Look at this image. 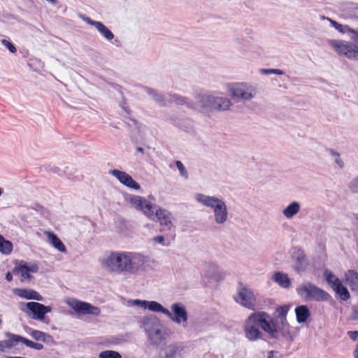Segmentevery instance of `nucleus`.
Returning <instances> with one entry per match:
<instances>
[{"label": "nucleus", "instance_id": "nucleus-1", "mask_svg": "<svg viewBox=\"0 0 358 358\" xmlns=\"http://www.w3.org/2000/svg\"><path fill=\"white\" fill-rule=\"evenodd\" d=\"M98 262L107 273L134 275L145 269L148 258L138 252L110 250L100 257Z\"/></svg>", "mask_w": 358, "mask_h": 358}, {"label": "nucleus", "instance_id": "nucleus-2", "mask_svg": "<svg viewBox=\"0 0 358 358\" xmlns=\"http://www.w3.org/2000/svg\"><path fill=\"white\" fill-rule=\"evenodd\" d=\"M268 313L264 311H259L251 313L244 321L243 330L245 338L252 342L257 341L263 337L262 329L272 338L275 336L267 321Z\"/></svg>", "mask_w": 358, "mask_h": 358}, {"label": "nucleus", "instance_id": "nucleus-3", "mask_svg": "<svg viewBox=\"0 0 358 358\" xmlns=\"http://www.w3.org/2000/svg\"><path fill=\"white\" fill-rule=\"evenodd\" d=\"M194 198L200 206L212 210L213 221L216 224L223 226L228 222L229 212L227 202L224 199L199 192L195 193Z\"/></svg>", "mask_w": 358, "mask_h": 358}, {"label": "nucleus", "instance_id": "nucleus-4", "mask_svg": "<svg viewBox=\"0 0 358 358\" xmlns=\"http://www.w3.org/2000/svg\"><path fill=\"white\" fill-rule=\"evenodd\" d=\"M291 305L285 304L277 307L274 312V317L270 318L268 314L267 321L275 336V339L285 338L293 339L296 334L295 328L292 327L287 320V314Z\"/></svg>", "mask_w": 358, "mask_h": 358}, {"label": "nucleus", "instance_id": "nucleus-5", "mask_svg": "<svg viewBox=\"0 0 358 358\" xmlns=\"http://www.w3.org/2000/svg\"><path fill=\"white\" fill-rule=\"evenodd\" d=\"M142 327L144 329L149 342L158 345L165 340V332L159 320L153 315L144 316L141 320Z\"/></svg>", "mask_w": 358, "mask_h": 358}, {"label": "nucleus", "instance_id": "nucleus-6", "mask_svg": "<svg viewBox=\"0 0 358 358\" xmlns=\"http://www.w3.org/2000/svg\"><path fill=\"white\" fill-rule=\"evenodd\" d=\"M142 327L144 329L149 342L158 345L165 340V332L159 320L153 315L144 316L141 320Z\"/></svg>", "mask_w": 358, "mask_h": 358}, {"label": "nucleus", "instance_id": "nucleus-7", "mask_svg": "<svg viewBox=\"0 0 358 358\" xmlns=\"http://www.w3.org/2000/svg\"><path fill=\"white\" fill-rule=\"evenodd\" d=\"M226 89L231 99L236 101H250L258 94L257 89L245 81L227 83Z\"/></svg>", "mask_w": 358, "mask_h": 358}, {"label": "nucleus", "instance_id": "nucleus-8", "mask_svg": "<svg viewBox=\"0 0 358 358\" xmlns=\"http://www.w3.org/2000/svg\"><path fill=\"white\" fill-rule=\"evenodd\" d=\"M170 308L169 310L161 303L158 313L164 315L175 324L185 327L189 320L186 306L182 302H175L171 305Z\"/></svg>", "mask_w": 358, "mask_h": 358}, {"label": "nucleus", "instance_id": "nucleus-9", "mask_svg": "<svg viewBox=\"0 0 358 358\" xmlns=\"http://www.w3.org/2000/svg\"><path fill=\"white\" fill-rule=\"evenodd\" d=\"M126 201L135 209L141 210L150 220H155L157 217V210L162 209L147 201L144 197L138 195H127Z\"/></svg>", "mask_w": 358, "mask_h": 358}, {"label": "nucleus", "instance_id": "nucleus-10", "mask_svg": "<svg viewBox=\"0 0 358 358\" xmlns=\"http://www.w3.org/2000/svg\"><path fill=\"white\" fill-rule=\"evenodd\" d=\"M328 46L339 55L358 60V43L341 39H330Z\"/></svg>", "mask_w": 358, "mask_h": 358}, {"label": "nucleus", "instance_id": "nucleus-11", "mask_svg": "<svg viewBox=\"0 0 358 358\" xmlns=\"http://www.w3.org/2000/svg\"><path fill=\"white\" fill-rule=\"evenodd\" d=\"M297 294L303 299L317 301H327L330 295L324 290L311 283L301 285L296 288Z\"/></svg>", "mask_w": 358, "mask_h": 358}, {"label": "nucleus", "instance_id": "nucleus-12", "mask_svg": "<svg viewBox=\"0 0 358 358\" xmlns=\"http://www.w3.org/2000/svg\"><path fill=\"white\" fill-rule=\"evenodd\" d=\"M20 310L33 320L43 321L45 315L52 311V308L38 302L31 301L21 303Z\"/></svg>", "mask_w": 358, "mask_h": 358}, {"label": "nucleus", "instance_id": "nucleus-13", "mask_svg": "<svg viewBox=\"0 0 358 358\" xmlns=\"http://www.w3.org/2000/svg\"><path fill=\"white\" fill-rule=\"evenodd\" d=\"M65 303L76 313L80 315L99 316L101 313V310L99 307L94 306L85 301L73 298H67L65 299Z\"/></svg>", "mask_w": 358, "mask_h": 358}, {"label": "nucleus", "instance_id": "nucleus-14", "mask_svg": "<svg viewBox=\"0 0 358 358\" xmlns=\"http://www.w3.org/2000/svg\"><path fill=\"white\" fill-rule=\"evenodd\" d=\"M234 299L236 303L250 310H254L257 305V299L253 291L244 285L238 287Z\"/></svg>", "mask_w": 358, "mask_h": 358}, {"label": "nucleus", "instance_id": "nucleus-15", "mask_svg": "<svg viewBox=\"0 0 358 358\" xmlns=\"http://www.w3.org/2000/svg\"><path fill=\"white\" fill-rule=\"evenodd\" d=\"M210 110L227 111L229 110L232 106V99L218 94H211Z\"/></svg>", "mask_w": 358, "mask_h": 358}, {"label": "nucleus", "instance_id": "nucleus-16", "mask_svg": "<svg viewBox=\"0 0 358 358\" xmlns=\"http://www.w3.org/2000/svg\"><path fill=\"white\" fill-rule=\"evenodd\" d=\"M183 349L182 345L171 343L161 348L157 355L154 358H180Z\"/></svg>", "mask_w": 358, "mask_h": 358}, {"label": "nucleus", "instance_id": "nucleus-17", "mask_svg": "<svg viewBox=\"0 0 358 358\" xmlns=\"http://www.w3.org/2000/svg\"><path fill=\"white\" fill-rule=\"evenodd\" d=\"M109 173L114 176L121 184L128 188L140 190L141 185L136 182L132 177L124 171L114 169L109 171Z\"/></svg>", "mask_w": 358, "mask_h": 358}, {"label": "nucleus", "instance_id": "nucleus-18", "mask_svg": "<svg viewBox=\"0 0 358 358\" xmlns=\"http://www.w3.org/2000/svg\"><path fill=\"white\" fill-rule=\"evenodd\" d=\"M226 277L225 271L215 264H208L206 266L203 278L215 282H221Z\"/></svg>", "mask_w": 358, "mask_h": 358}, {"label": "nucleus", "instance_id": "nucleus-19", "mask_svg": "<svg viewBox=\"0 0 358 358\" xmlns=\"http://www.w3.org/2000/svg\"><path fill=\"white\" fill-rule=\"evenodd\" d=\"M211 94H198L191 101V108L200 110H210Z\"/></svg>", "mask_w": 358, "mask_h": 358}, {"label": "nucleus", "instance_id": "nucleus-20", "mask_svg": "<svg viewBox=\"0 0 358 358\" xmlns=\"http://www.w3.org/2000/svg\"><path fill=\"white\" fill-rule=\"evenodd\" d=\"M160 305L161 303L156 301L130 299L127 301V306L129 307H139L154 313H159Z\"/></svg>", "mask_w": 358, "mask_h": 358}, {"label": "nucleus", "instance_id": "nucleus-21", "mask_svg": "<svg viewBox=\"0 0 358 358\" xmlns=\"http://www.w3.org/2000/svg\"><path fill=\"white\" fill-rule=\"evenodd\" d=\"M156 218L160 224L162 231H170L173 229L171 214L166 210L159 209Z\"/></svg>", "mask_w": 358, "mask_h": 358}, {"label": "nucleus", "instance_id": "nucleus-22", "mask_svg": "<svg viewBox=\"0 0 358 358\" xmlns=\"http://www.w3.org/2000/svg\"><path fill=\"white\" fill-rule=\"evenodd\" d=\"M38 266L35 264H20L15 268V272L20 275L21 281L28 280L31 274L38 271Z\"/></svg>", "mask_w": 358, "mask_h": 358}, {"label": "nucleus", "instance_id": "nucleus-23", "mask_svg": "<svg viewBox=\"0 0 358 358\" xmlns=\"http://www.w3.org/2000/svg\"><path fill=\"white\" fill-rule=\"evenodd\" d=\"M80 17L87 24L94 27L106 40L110 41L114 38V34L102 22L92 20L82 15Z\"/></svg>", "mask_w": 358, "mask_h": 358}, {"label": "nucleus", "instance_id": "nucleus-24", "mask_svg": "<svg viewBox=\"0 0 358 358\" xmlns=\"http://www.w3.org/2000/svg\"><path fill=\"white\" fill-rule=\"evenodd\" d=\"M13 293L15 296L27 300H43V296L38 292L30 288H14Z\"/></svg>", "mask_w": 358, "mask_h": 358}, {"label": "nucleus", "instance_id": "nucleus-25", "mask_svg": "<svg viewBox=\"0 0 358 358\" xmlns=\"http://www.w3.org/2000/svg\"><path fill=\"white\" fill-rule=\"evenodd\" d=\"M271 280L282 289H288L292 285V280L287 273L283 271H274L271 275Z\"/></svg>", "mask_w": 358, "mask_h": 358}, {"label": "nucleus", "instance_id": "nucleus-26", "mask_svg": "<svg viewBox=\"0 0 358 358\" xmlns=\"http://www.w3.org/2000/svg\"><path fill=\"white\" fill-rule=\"evenodd\" d=\"M293 268L297 272L303 271L308 266V261L305 254L301 250H296L293 255Z\"/></svg>", "mask_w": 358, "mask_h": 358}, {"label": "nucleus", "instance_id": "nucleus-27", "mask_svg": "<svg viewBox=\"0 0 358 358\" xmlns=\"http://www.w3.org/2000/svg\"><path fill=\"white\" fill-rule=\"evenodd\" d=\"M44 235L47 238V241L53 248L61 252H66V248L62 241L53 232L45 231Z\"/></svg>", "mask_w": 358, "mask_h": 358}, {"label": "nucleus", "instance_id": "nucleus-28", "mask_svg": "<svg viewBox=\"0 0 358 358\" xmlns=\"http://www.w3.org/2000/svg\"><path fill=\"white\" fill-rule=\"evenodd\" d=\"M301 208V203L299 201H294L283 208L282 214L286 219L291 220L300 212Z\"/></svg>", "mask_w": 358, "mask_h": 358}, {"label": "nucleus", "instance_id": "nucleus-29", "mask_svg": "<svg viewBox=\"0 0 358 358\" xmlns=\"http://www.w3.org/2000/svg\"><path fill=\"white\" fill-rule=\"evenodd\" d=\"M296 321L299 324L305 323L310 317V310L305 305H300L295 308Z\"/></svg>", "mask_w": 358, "mask_h": 358}, {"label": "nucleus", "instance_id": "nucleus-30", "mask_svg": "<svg viewBox=\"0 0 358 358\" xmlns=\"http://www.w3.org/2000/svg\"><path fill=\"white\" fill-rule=\"evenodd\" d=\"M321 20L328 21L330 23L331 27L341 34H351L352 35L354 29L350 28L348 25L340 24L326 16H322Z\"/></svg>", "mask_w": 358, "mask_h": 358}, {"label": "nucleus", "instance_id": "nucleus-31", "mask_svg": "<svg viewBox=\"0 0 358 358\" xmlns=\"http://www.w3.org/2000/svg\"><path fill=\"white\" fill-rule=\"evenodd\" d=\"M147 92L159 105L165 106L169 104V96L158 93L157 92H156L152 89H148Z\"/></svg>", "mask_w": 358, "mask_h": 358}, {"label": "nucleus", "instance_id": "nucleus-32", "mask_svg": "<svg viewBox=\"0 0 358 358\" xmlns=\"http://www.w3.org/2000/svg\"><path fill=\"white\" fill-rule=\"evenodd\" d=\"M169 103H173L179 106H186L191 108V101L189 98L178 94H169Z\"/></svg>", "mask_w": 358, "mask_h": 358}, {"label": "nucleus", "instance_id": "nucleus-33", "mask_svg": "<svg viewBox=\"0 0 358 358\" xmlns=\"http://www.w3.org/2000/svg\"><path fill=\"white\" fill-rule=\"evenodd\" d=\"M345 280L352 289L358 287V273L355 271L349 270L345 273Z\"/></svg>", "mask_w": 358, "mask_h": 358}, {"label": "nucleus", "instance_id": "nucleus-34", "mask_svg": "<svg viewBox=\"0 0 358 358\" xmlns=\"http://www.w3.org/2000/svg\"><path fill=\"white\" fill-rule=\"evenodd\" d=\"M5 336L7 338L5 341L9 350L14 348L17 343H22V336H21L11 333H6Z\"/></svg>", "mask_w": 358, "mask_h": 358}, {"label": "nucleus", "instance_id": "nucleus-35", "mask_svg": "<svg viewBox=\"0 0 358 358\" xmlns=\"http://www.w3.org/2000/svg\"><path fill=\"white\" fill-rule=\"evenodd\" d=\"M29 335L34 340L44 343L49 342L52 339V337L49 334L36 329H31Z\"/></svg>", "mask_w": 358, "mask_h": 358}, {"label": "nucleus", "instance_id": "nucleus-36", "mask_svg": "<svg viewBox=\"0 0 358 358\" xmlns=\"http://www.w3.org/2000/svg\"><path fill=\"white\" fill-rule=\"evenodd\" d=\"M341 300L347 301L350 298V292L348 289L341 282L338 285L332 289Z\"/></svg>", "mask_w": 358, "mask_h": 358}, {"label": "nucleus", "instance_id": "nucleus-37", "mask_svg": "<svg viewBox=\"0 0 358 358\" xmlns=\"http://www.w3.org/2000/svg\"><path fill=\"white\" fill-rule=\"evenodd\" d=\"M13 249V243L6 240L3 236L0 234V252L4 255H8L12 252Z\"/></svg>", "mask_w": 358, "mask_h": 358}, {"label": "nucleus", "instance_id": "nucleus-38", "mask_svg": "<svg viewBox=\"0 0 358 358\" xmlns=\"http://www.w3.org/2000/svg\"><path fill=\"white\" fill-rule=\"evenodd\" d=\"M324 277L331 289L341 282V280L336 277L333 272L328 269H326L324 271Z\"/></svg>", "mask_w": 358, "mask_h": 358}, {"label": "nucleus", "instance_id": "nucleus-39", "mask_svg": "<svg viewBox=\"0 0 358 358\" xmlns=\"http://www.w3.org/2000/svg\"><path fill=\"white\" fill-rule=\"evenodd\" d=\"M327 152L332 157L338 168L343 169L344 167V162L337 151L329 149Z\"/></svg>", "mask_w": 358, "mask_h": 358}, {"label": "nucleus", "instance_id": "nucleus-40", "mask_svg": "<svg viewBox=\"0 0 358 358\" xmlns=\"http://www.w3.org/2000/svg\"><path fill=\"white\" fill-rule=\"evenodd\" d=\"M98 358H122V355L117 351L106 350L99 353Z\"/></svg>", "mask_w": 358, "mask_h": 358}, {"label": "nucleus", "instance_id": "nucleus-41", "mask_svg": "<svg viewBox=\"0 0 358 358\" xmlns=\"http://www.w3.org/2000/svg\"><path fill=\"white\" fill-rule=\"evenodd\" d=\"M22 343L30 348L37 350H41L43 348V345L42 344L34 342L24 337H22Z\"/></svg>", "mask_w": 358, "mask_h": 358}, {"label": "nucleus", "instance_id": "nucleus-42", "mask_svg": "<svg viewBox=\"0 0 358 358\" xmlns=\"http://www.w3.org/2000/svg\"><path fill=\"white\" fill-rule=\"evenodd\" d=\"M176 165L177 168L178 169V170L180 171V176L182 178H184L185 179H187L188 178V173H187L185 166L183 165V164L180 161H177L176 162Z\"/></svg>", "mask_w": 358, "mask_h": 358}, {"label": "nucleus", "instance_id": "nucleus-43", "mask_svg": "<svg viewBox=\"0 0 358 358\" xmlns=\"http://www.w3.org/2000/svg\"><path fill=\"white\" fill-rule=\"evenodd\" d=\"M349 188L352 192L358 193V176L352 180Z\"/></svg>", "mask_w": 358, "mask_h": 358}, {"label": "nucleus", "instance_id": "nucleus-44", "mask_svg": "<svg viewBox=\"0 0 358 358\" xmlns=\"http://www.w3.org/2000/svg\"><path fill=\"white\" fill-rule=\"evenodd\" d=\"M1 43L8 49V50L12 52V53H15L17 50L15 48V47L14 46V45L13 43H11L10 41L6 40V39H2L1 40Z\"/></svg>", "mask_w": 358, "mask_h": 358}, {"label": "nucleus", "instance_id": "nucleus-45", "mask_svg": "<svg viewBox=\"0 0 358 358\" xmlns=\"http://www.w3.org/2000/svg\"><path fill=\"white\" fill-rule=\"evenodd\" d=\"M8 348H7L6 343L5 340L0 341V352H4L8 351Z\"/></svg>", "mask_w": 358, "mask_h": 358}, {"label": "nucleus", "instance_id": "nucleus-46", "mask_svg": "<svg viewBox=\"0 0 358 358\" xmlns=\"http://www.w3.org/2000/svg\"><path fill=\"white\" fill-rule=\"evenodd\" d=\"M153 241L157 243L164 245V238L162 236H157L154 237Z\"/></svg>", "mask_w": 358, "mask_h": 358}, {"label": "nucleus", "instance_id": "nucleus-47", "mask_svg": "<svg viewBox=\"0 0 358 358\" xmlns=\"http://www.w3.org/2000/svg\"><path fill=\"white\" fill-rule=\"evenodd\" d=\"M272 69H262L259 71L261 74L268 75L271 74Z\"/></svg>", "mask_w": 358, "mask_h": 358}, {"label": "nucleus", "instance_id": "nucleus-48", "mask_svg": "<svg viewBox=\"0 0 358 358\" xmlns=\"http://www.w3.org/2000/svg\"><path fill=\"white\" fill-rule=\"evenodd\" d=\"M271 74L282 75L283 72L282 71L278 69H272Z\"/></svg>", "mask_w": 358, "mask_h": 358}, {"label": "nucleus", "instance_id": "nucleus-49", "mask_svg": "<svg viewBox=\"0 0 358 358\" xmlns=\"http://www.w3.org/2000/svg\"><path fill=\"white\" fill-rule=\"evenodd\" d=\"M352 38L357 39L358 41V29H354L352 36Z\"/></svg>", "mask_w": 358, "mask_h": 358}, {"label": "nucleus", "instance_id": "nucleus-50", "mask_svg": "<svg viewBox=\"0 0 358 358\" xmlns=\"http://www.w3.org/2000/svg\"><path fill=\"white\" fill-rule=\"evenodd\" d=\"M6 279L8 281H11L13 280V275L10 272H8L6 275Z\"/></svg>", "mask_w": 358, "mask_h": 358}, {"label": "nucleus", "instance_id": "nucleus-51", "mask_svg": "<svg viewBox=\"0 0 358 358\" xmlns=\"http://www.w3.org/2000/svg\"><path fill=\"white\" fill-rule=\"evenodd\" d=\"M353 357L354 358H358V345L356 347L353 352Z\"/></svg>", "mask_w": 358, "mask_h": 358}, {"label": "nucleus", "instance_id": "nucleus-52", "mask_svg": "<svg viewBox=\"0 0 358 358\" xmlns=\"http://www.w3.org/2000/svg\"><path fill=\"white\" fill-rule=\"evenodd\" d=\"M3 190L0 187V196L3 194Z\"/></svg>", "mask_w": 358, "mask_h": 358}]
</instances>
